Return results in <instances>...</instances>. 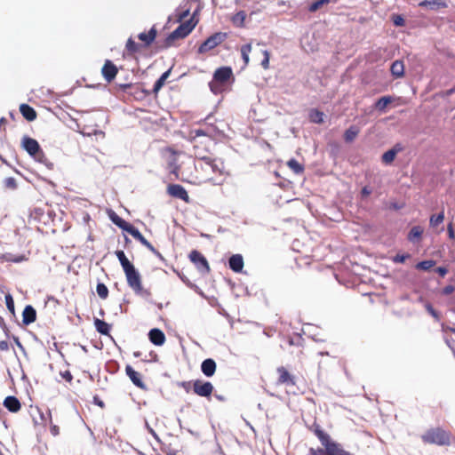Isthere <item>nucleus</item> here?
Wrapping results in <instances>:
<instances>
[{
	"label": "nucleus",
	"instance_id": "nucleus-15",
	"mask_svg": "<svg viewBox=\"0 0 455 455\" xmlns=\"http://www.w3.org/2000/svg\"><path fill=\"white\" fill-rule=\"evenodd\" d=\"M148 339L156 346H162L165 342V335L163 331L157 328L151 329L148 332Z\"/></svg>",
	"mask_w": 455,
	"mask_h": 455
},
{
	"label": "nucleus",
	"instance_id": "nucleus-33",
	"mask_svg": "<svg viewBox=\"0 0 455 455\" xmlns=\"http://www.w3.org/2000/svg\"><path fill=\"white\" fill-rule=\"evenodd\" d=\"M194 156L196 157V162H204L209 160V156H212L207 151H203L202 149L198 148L196 146L194 147Z\"/></svg>",
	"mask_w": 455,
	"mask_h": 455
},
{
	"label": "nucleus",
	"instance_id": "nucleus-63",
	"mask_svg": "<svg viewBox=\"0 0 455 455\" xmlns=\"http://www.w3.org/2000/svg\"><path fill=\"white\" fill-rule=\"evenodd\" d=\"M189 14V10L187 9L185 11H183L180 15H179V19L178 20L179 21H182L184 19H186Z\"/></svg>",
	"mask_w": 455,
	"mask_h": 455
},
{
	"label": "nucleus",
	"instance_id": "nucleus-60",
	"mask_svg": "<svg viewBox=\"0 0 455 455\" xmlns=\"http://www.w3.org/2000/svg\"><path fill=\"white\" fill-rule=\"evenodd\" d=\"M141 244H143L145 247H147L151 252H156V249L147 240L145 239Z\"/></svg>",
	"mask_w": 455,
	"mask_h": 455
},
{
	"label": "nucleus",
	"instance_id": "nucleus-6",
	"mask_svg": "<svg viewBox=\"0 0 455 455\" xmlns=\"http://www.w3.org/2000/svg\"><path fill=\"white\" fill-rule=\"evenodd\" d=\"M227 38V34L217 32L209 36L198 48L199 53H205L208 51L220 44Z\"/></svg>",
	"mask_w": 455,
	"mask_h": 455
},
{
	"label": "nucleus",
	"instance_id": "nucleus-55",
	"mask_svg": "<svg viewBox=\"0 0 455 455\" xmlns=\"http://www.w3.org/2000/svg\"><path fill=\"white\" fill-rule=\"evenodd\" d=\"M60 375L68 382H71V380L73 379V376L69 371H61Z\"/></svg>",
	"mask_w": 455,
	"mask_h": 455
},
{
	"label": "nucleus",
	"instance_id": "nucleus-20",
	"mask_svg": "<svg viewBox=\"0 0 455 455\" xmlns=\"http://www.w3.org/2000/svg\"><path fill=\"white\" fill-rule=\"evenodd\" d=\"M156 35H157V31L154 26L149 29L148 33H145V32L140 33L138 35V38L144 43V45L146 47H148L155 41Z\"/></svg>",
	"mask_w": 455,
	"mask_h": 455
},
{
	"label": "nucleus",
	"instance_id": "nucleus-11",
	"mask_svg": "<svg viewBox=\"0 0 455 455\" xmlns=\"http://www.w3.org/2000/svg\"><path fill=\"white\" fill-rule=\"evenodd\" d=\"M117 68L111 60H107L102 67L101 73L105 80L108 83L113 81L117 74Z\"/></svg>",
	"mask_w": 455,
	"mask_h": 455
},
{
	"label": "nucleus",
	"instance_id": "nucleus-7",
	"mask_svg": "<svg viewBox=\"0 0 455 455\" xmlns=\"http://www.w3.org/2000/svg\"><path fill=\"white\" fill-rule=\"evenodd\" d=\"M190 261L196 266L197 270L203 275L208 274L210 272V266L206 259V258L198 251L193 250L189 253Z\"/></svg>",
	"mask_w": 455,
	"mask_h": 455
},
{
	"label": "nucleus",
	"instance_id": "nucleus-37",
	"mask_svg": "<svg viewBox=\"0 0 455 455\" xmlns=\"http://www.w3.org/2000/svg\"><path fill=\"white\" fill-rule=\"evenodd\" d=\"M251 52V44H244L241 48V54H242V58L244 62V66H247L250 61L249 54Z\"/></svg>",
	"mask_w": 455,
	"mask_h": 455
},
{
	"label": "nucleus",
	"instance_id": "nucleus-56",
	"mask_svg": "<svg viewBox=\"0 0 455 455\" xmlns=\"http://www.w3.org/2000/svg\"><path fill=\"white\" fill-rule=\"evenodd\" d=\"M447 231H448L449 237L451 239H454L455 238V230L453 228L452 223H449V225L447 227Z\"/></svg>",
	"mask_w": 455,
	"mask_h": 455
},
{
	"label": "nucleus",
	"instance_id": "nucleus-43",
	"mask_svg": "<svg viewBox=\"0 0 455 455\" xmlns=\"http://www.w3.org/2000/svg\"><path fill=\"white\" fill-rule=\"evenodd\" d=\"M443 220H444V213H443V212H441L437 215H432L430 217V220H429L430 226L436 227L439 224H441L443 221Z\"/></svg>",
	"mask_w": 455,
	"mask_h": 455
},
{
	"label": "nucleus",
	"instance_id": "nucleus-24",
	"mask_svg": "<svg viewBox=\"0 0 455 455\" xmlns=\"http://www.w3.org/2000/svg\"><path fill=\"white\" fill-rule=\"evenodd\" d=\"M391 74L396 77H403L404 75V65L403 60H395L390 67Z\"/></svg>",
	"mask_w": 455,
	"mask_h": 455
},
{
	"label": "nucleus",
	"instance_id": "nucleus-39",
	"mask_svg": "<svg viewBox=\"0 0 455 455\" xmlns=\"http://www.w3.org/2000/svg\"><path fill=\"white\" fill-rule=\"evenodd\" d=\"M127 233H129L134 239L140 242V243L146 239L139 231V229L135 228L133 225L130 227V228L127 230Z\"/></svg>",
	"mask_w": 455,
	"mask_h": 455
},
{
	"label": "nucleus",
	"instance_id": "nucleus-54",
	"mask_svg": "<svg viewBox=\"0 0 455 455\" xmlns=\"http://www.w3.org/2000/svg\"><path fill=\"white\" fill-rule=\"evenodd\" d=\"M192 133L194 134V138L206 136L208 134L207 132L203 129H195L192 131Z\"/></svg>",
	"mask_w": 455,
	"mask_h": 455
},
{
	"label": "nucleus",
	"instance_id": "nucleus-61",
	"mask_svg": "<svg viewBox=\"0 0 455 455\" xmlns=\"http://www.w3.org/2000/svg\"><path fill=\"white\" fill-rule=\"evenodd\" d=\"M435 272L438 273L441 276H444L448 273V269L444 267H438L435 269Z\"/></svg>",
	"mask_w": 455,
	"mask_h": 455
},
{
	"label": "nucleus",
	"instance_id": "nucleus-4",
	"mask_svg": "<svg viewBox=\"0 0 455 455\" xmlns=\"http://www.w3.org/2000/svg\"><path fill=\"white\" fill-rule=\"evenodd\" d=\"M195 168L201 169L206 175H223L225 173V165L221 159L209 156V160L204 162H195Z\"/></svg>",
	"mask_w": 455,
	"mask_h": 455
},
{
	"label": "nucleus",
	"instance_id": "nucleus-18",
	"mask_svg": "<svg viewBox=\"0 0 455 455\" xmlns=\"http://www.w3.org/2000/svg\"><path fill=\"white\" fill-rule=\"evenodd\" d=\"M36 319V311L31 305H27L22 312V323L24 325H29Z\"/></svg>",
	"mask_w": 455,
	"mask_h": 455
},
{
	"label": "nucleus",
	"instance_id": "nucleus-28",
	"mask_svg": "<svg viewBox=\"0 0 455 455\" xmlns=\"http://www.w3.org/2000/svg\"><path fill=\"white\" fill-rule=\"evenodd\" d=\"M0 259L4 261L14 263H20L28 259L25 255H14L12 253H4L0 255Z\"/></svg>",
	"mask_w": 455,
	"mask_h": 455
},
{
	"label": "nucleus",
	"instance_id": "nucleus-48",
	"mask_svg": "<svg viewBox=\"0 0 455 455\" xmlns=\"http://www.w3.org/2000/svg\"><path fill=\"white\" fill-rule=\"evenodd\" d=\"M5 303L8 310L14 315V301L11 294L5 295Z\"/></svg>",
	"mask_w": 455,
	"mask_h": 455
},
{
	"label": "nucleus",
	"instance_id": "nucleus-10",
	"mask_svg": "<svg viewBox=\"0 0 455 455\" xmlns=\"http://www.w3.org/2000/svg\"><path fill=\"white\" fill-rule=\"evenodd\" d=\"M167 192L170 196L175 198L188 202L189 196L187 190L180 184H171L167 188Z\"/></svg>",
	"mask_w": 455,
	"mask_h": 455
},
{
	"label": "nucleus",
	"instance_id": "nucleus-62",
	"mask_svg": "<svg viewBox=\"0 0 455 455\" xmlns=\"http://www.w3.org/2000/svg\"><path fill=\"white\" fill-rule=\"evenodd\" d=\"M9 349V344L6 340L0 341V350L7 351Z\"/></svg>",
	"mask_w": 455,
	"mask_h": 455
},
{
	"label": "nucleus",
	"instance_id": "nucleus-52",
	"mask_svg": "<svg viewBox=\"0 0 455 455\" xmlns=\"http://www.w3.org/2000/svg\"><path fill=\"white\" fill-rule=\"evenodd\" d=\"M308 455H327V453L324 452V449L310 448L308 451Z\"/></svg>",
	"mask_w": 455,
	"mask_h": 455
},
{
	"label": "nucleus",
	"instance_id": "nucleus-45",
	"mask_svg": "<svg viewBox=\"0 0 455 455\" xmlns=\"http://www.w3.org/2000/svg\"><path fill=\"white\" fill-rule=\"evenodd\" d=\"M117 86L123 91V92H128V90H134V92H136L137 90H139V87L132 84H118ZM129 93H133V92H129Z\"/></svg>",
	"mask_w": 455,
	"mask_h": 455
},
{
	"label": "nucleus",
	"instance_id": "nucleus-38",
	"mask_svg": "<svg viewBox=\"0 0 455 455\" xmlns=\"http://www.w3.org/2000/svg\"><path fill=\"white\" fill-rule=\"evenodd\" d=\"M96 291L102 299H106L108 296V289L103 283H98Z\"/></svg>",
	"mask_w": 455,
	"mask_h": 455
},
{
	"label": "nucleus",
	"instance_id": "nucleus-21",
	"mask_svg": "<svg viewBox=\"0 0 455 455\" xmlns=\"http://www.w3.org/2000/svg\"><path fill=\"white\" fill-rule=\"evenodd\" d=\"M4 406L11 412H17L20 410L21 404L17 397L9 395L4 399Z\"/></svg>",
	"mask_w": 455,
	"mask_h": 455
},
{
	"label": "nucleus",
	"instance_id": "nucleus-23",
	"mask_svg": "<svg viewBox=\"0 0 455 455\" xmlns=\"http://www.w3.org/2000/svg\"><path fill=\"white\" fill-rule=\"evenodd\" d=\"M20 111L22 116L29 122H32L36 118V110L26 103H23L20 106Z\"/></svg>",
	"mask_w": 455,
	"mask_h": 455
},
{
	"label": "nucleus",
	"instance_id": "nucleus-32",
	"mask_svg": "<svg viewBox=\"0 0 455 455\" xmlns=\"http://www.w3.org/2000/svg\"><path fill=\"white\" fill-rule=\"evenodd\" d=\"M423 229L419 226H415L410 230L408 234V240L411 242H415L421 237Z\"/></svg>",
	"mask_w": 455,
	"mask_h": 455
},
{
	"label": "nucleus",
	"instance_id": "nucleus-49",
	"mask_svg": "<svg viewBox=\"0 0 455 455\" xmlns=\"http://www.w3.org/2000/svg\"><path fill=\"white\" fill-rule=\"evenodd\" d=\"M392 21L396 27H402L405 23L403 17L400 14L392 15Z\"/></svg>",
	"mask_w": 455,
	"mask_h": 455
},
{
	"label": "nucleus",
	"instance_id": "nucleus-3",
	"mask_svg": "<svg viewBox=\"0 0 455 455\" xmlns=\"http://www.w3.org/2000/svg\"><path fill=\"white\" fill-rule=\"evenodd\" d=\"M127 283L129 287L137 294L142 297H148L151 295L148 290H146L142 287L141 277L139 271L135 268L134 266L128 267L124 270Z\"/></svg>",
	"mask_w": 455,
	"mask_h": 455
},
{
	"label": "nucleus",
	"instance_id": "nucleus-26",
	"mask_svg": "<svg viewBox=\"0 0 455 455\" xmlns=\"http://www.w3.org/2000/svg\"><path fill=\"white\" fill-rule=\"evenodd\" d=\"M172 72V68H169L167 71L164 72L161 76L156 81L154 87H153V92L157 93L162 87L164 85L166 79L169 77L170 74Z\"/></svg>",
	"mask_w": 455,
	"mask_h": 455
},
{
	"label": "nucleus",
	"instance_id": "nucleus-9",
	"mask_svg": "<svg viewBox=\"0 0 455 455\" xmlns=\"http://www.w3.org/2000/svg\"><path fill=\"white\" fill-rule=\"evenodd\" d=\"M322 445L324 446V452L327 453V455H352L350 452L345 451L339 443L331 441V437Z\"/></svg>",
	"mask_w": 455,
	"mask_h": 455
},
{
	"label": "nucleus",
	"instance_id": "nucleus-19",
	"mask_svg": "<svg viewBox=\"0 0 455 455\" xmlns=\"http://www.w3.org/2000/svg\"><path fill=\"white\" fill-rule=\"evenodd\" d=\"M108 217L115 225H116L119 228H121L124 231L127 232V230L132 226L131 223L125 221L112 210L108 212Z\"/></svg>",
	"mask_w": 455,
	"mask_h": 455
},
{
	"label": "nucleus",
	"instance_id": "nucleus-42",
	"mask_svg": "<svg viewBox=\"0 0 455 455\" xmlns=\"http://www.w3.org/2000/svg\"><path fill=\"white\" fill-rule=\"evenodd\" d=\"M435 265V260H432V259L423 260V261L419 262L416 265V268L427 271V270H429L431 267H433Z\"/></svg>",
	"mask_w": 455,
	"mask_h": 455
},
{
	"label": "nucleus",
	"instance_id": "nucleus-44",
	"mask_svg": "<svg viewBox=\"0 0 455 455\" xmlns=\"http://www.w3.org/2000/svg\"><path fill=\"white\" fill-rule=\"evenodd\" d=\"M330 3V0H317L315 2H314L310 6H309V11L310 12H315L317 11L319 8H321L323 4H327Z\"/></svg>",
	"mask_w": 455,
	"mask_h": 455
},
{
	"label": "nucleus",
	"instance_id": "nucleus-35",
	"mask_svg": "<svg viewBox=\"0 0 455 455\" xmlns=\"http://www.w3.org/2000/svg\"><path fill=\"white\" fill-rule=\"evenodd\" d=\"M392 102V97L384 96L379 99L375 103V108L380 111L384 110L387 106Z\"/></svg>",
	"mask_w": 455,
	"mask_h": 455
},
{
	"label": "nucleus",
	"instance_id": "nucleus-53",
	"mask_svg": "<svg viewBox=\"0 0 455 455\" xmlns=\"http://www.w3.org/2000/svg\"><path fill=\"white\" fill-rule=\"evenodd\" d=\"M179 387H181L182 388H184V390L188 393L191 389V386H193V382L192 381H182V382H180L179 384Z\"/></svg>",
	"mask_w": 455,
	"mask_h": 455
},
{
	"label": "nucleus",
	"instance_id": "nucleus-27",
	"mask_svg": "<svg viewBox=\"0 0 455 455\" xmlns=\"http://www.w3.org/2000/svg\"><path fill=\"white\" fill-rule=\"evenodd\" d=\"M360 129L355 126L352 125L348 129H347L344 132V140L346 142H352L359 134Z\"/></svg>",
	"mask_w": 455,
	"mask_h": 455
},
{
	"label": "nucleus",
	"instance_id": "nucleus-13",
	"mask_svg": "<svg viewBox=\"0 0 455 455\" xmlns=\"http://www.w3.org/2000/svg\"><path fill=\"white\" fill-rule=\"evenodd\" d=\"M232 76V69L229 67H221L215 70L213 80L221 84L226 83Z\"/></svg>",
	"mask_w": 455,
	"mask_h": 455
},
{
	"label": "nucleus",
	"instance_id": "nucleus-59",
	"mask_svg": "<svg viewBox=\"0 0 455 455\" xmlns=\"http://www.w3.org/2000/svg\"><path fill=\"white\" fill-rule=\"evenodd\" d=\"M141 244H143L145 247H147L151 252H156V249L147 240L145 239Z\"/></svg>",
	"mask_w": 455,
	"mask_h": 455
},
{
	"label": "nucleus",
	"instance_id": "nucleus-36",
	"mask_svg": "<svg viewBox=\"0 0 455 455\" xmlns=\"http://www.w3.org/2000/svg\"><path fill=\"white\" fill-rule=\"evenodd\" d=\"M245 18L246 13L243 11H240L233 16L232 22L236 27H243Z\"/></svg>",
	"mask_w": 455,
	"mask_h": 455
},
{
	"label": "nucleus",
	"instance_id": "nucleus-14",
	"mask_svg": "<svg viewBox=\"0 0 455 455\" xmlns=\"http://www.w3.org/2000/svg\"><path fill=\"white\" fill-rule=\"evenodd\" d=\"M419 6L430 11H437L446 8L447 4L443 0H423L419 2Z\"/></svg>",
	"mask_w": 455,
	"mask_h": 455
},
{
	"label": "nucleus",
	"instance_id": "nucleus-64",
	"mask_svg": "<svg viewBox=\"0 0 455 455\" xmlns=\"http://www.w3.org/2000/svg\"><path fill=\"white\" fill-rule=\"evenodd\" d=\"M371 193V189H370L368 187H363L362 188L361 194L363 196H368Z\"/></svg>",
	"mask_w": 455,
	"mask_h": 455
},
{
	"label": "nucleus",
	"instance_id": "nucleus-57",
	"mask_svg": "<svg viewBox=\"0 0 455 455\" xmlns=\"http://www.w3.org/2000/svg\"><path fill=\"white\" fill-rule=\"evenodd\" d=\"M455 288L454 286L452 285H447L445 286L443 289V291L442 293L443 295H450L451 293H452L454 291Z\"/></svg>",
	"mask_w": 455,
	"mask_h": 455
},
{
	"label": "nucleus",
	"instance_id": "nucleus-17",
	"mask_svg": "<svg viewBox=\"0 0 455 455\" xmlns=\"http://www.w3.org/2000/svg\"><path fill=\"white\" fill-rule=\"evenodd\" d=\"M229 268L235 272L240 273L243 268V259L241 254H234L228 259Z\"/></svg>",
	"mask_w": 455,
	"mask_h": 455
},
{
	"label": "nucleus",
	"instance_id": "nucleus-16",
	"mask_svg": "<svg viewBox=\"0 0 455 455\" xmlns=\"http://www.w3.org/2000/svg\"><path fill=\"white\" fill-rule=\"evenodd\" d=\"M216 368V362L212 358H207L201 363V371L206 377L213 376L215 374Z\"/></svg>",
	"mask_w": 455,
	"mask_h": 455
},
{
	"label": "nucleus",
	"instance_id": "nucleus-51",
	"mask_svg": "<svg viewBox=\"0 0 455 455\" xmlns=\"http://www.w3.org/2000/svg\"><path fill=\"white\" fill-rule=\"evenodd\" d=\"M410 257H411L410 254H397L393 258V262L403 263Z\"/></svg>",
	"mask_w": 455,
	"mask_h": 455
},
{
	"label": "nucleus",
	"instance_id": "nucleus-2",
	"mask_svg": "<svg viewBox=\"0 0 455 455\" xmlns=\"http://www.w3.org/2000/svg\"><path fill=\"white\" fill-rule=\"evenodd\" d=\"M196 22H194V17L189 20L181 23L176 29H174L165 38L164 44L160 45V48L166 49L172 45V43L180 38H184L190 34V32L196 27Z\"/></svg>",
	"mask_w": 455,
	"mask_h": 455
},
{
	"label": "nucleus",
	"instance_id": "nucleus-12",
	"mask_svg": "<svg viewBox=\"0 0 455 455\" xmlns=\"http://www.w3.org/2000/svg\"><path fill=\"white\" fill-rule=\"evenodd\" d=\"M125 372L127 376L130 378L131 381L138 387L146 390V385L141 379L140 374L136 371L131 365H126Z\"/></svg>",
	"mask_w": 455,
	"mask_h": 455
},
{
	"label": "nucleus",
	"instance_id": "nucleus-22",
	"mask_svg": "<svg viewBox=\"0 0 455 455\" xmlns=\"http://www.w3.org/2000/svg\"><path fill=\"white\" fill-rule=\"evenodd\" d=\"M277 372L279 373L278 383L285 384V385H294V378L291 376L289 371L283 366L277 369Z\"/></svg>",
	"mask_w": 455,
	"mask_h": 455
},
{
	"label": "nucleus",
	"instance_id": "nucleus-29",
	"mask_svg": "<svg viewBox=\"0 0 455 455\" xmlns=\"http://www.w3.org/2000/svg\"><path fill=\"white\" fill-rule=\"evenodd\" d=\"M312 430L314 431L315 435L318 437L319 441L323 444L324 442H327V440L330 438V435L325 433L321 427L315 423L312 426Z\"/></svg>",
	"mask_w": 455,
	"mask_h": 455
},
{
	"label": "nucleus",
	"instance_id": "nucleus-46",
	"mask_svg": "<svg viewBox=\"0 0 455 455\" xmlns=\"http://www.w3.org/2000/svg\"><path fill=\"white\" fill-rule=\"evenodd\" d=\"M4 187L9 189H16L17 188V182L16 180L12 177L6 178L4 181Z\"/></svg>",
	"mask_w": 455,
	"mask_h": 455
},
{
	"label": "nucleus",
	"instance_id": "nucleus-40",
	"mask_svg": "<svg viewBox=\"0 0 455 455\" xmlns=\"http://www.w3.org/2000/svg\"><path fill=\"white\" fill-rule=\"evenodd\" d=\"M125 48L129 53L133 54L139 51V44L130 37L126 42Z\"/></svg>",
	"mask_w": 455,
	"mask_h": 455
},
{
	"label": "nucleus",
	"instance_id": "nucleus-41",
	"mask_svg": "<svg viewBox=\"0 0 455 455\" xmlns=\"http://www.w3.org/2000/svg\"><path fill=\"white\" fill-rule=\"evenodd\" d=\"M395 156L396 155H395V150L389 149L382 155V156H381L382 162L386 164H389L394 161Z\"/></svg>",
	"mask_w": 455,
	"mask_h": 455
},
{
	"label": "nucleus",
	"instance_id": "nucleus-1",
	"mask_svg": "<svg viewBox=\"0 0 455 455\" xmlns=\"http://www.w3.org/2000/svg\"><path fill=\"white\" fill-rule=\"evenodd\" d=\"M21 146L24 150L28 152V154L33 157L36 161L44 164L47 166H52V164H48V160L42 150L39 143L35 139H32L28 136H24L22 138Z\"/></svg>",
	"mask_w": 455,
	"mask_h": 455
},
{
	"label": "nucleus",
	"instance_id": "nucleus-47",
	"mask_svg": "<svg viewBox=\"0 0 455 455\" xmlns=\"http://www.w3.org/2000/svg\"><path fill=\"white\" fill-rule=\"evenodd\" d=\"M425 308L436 321L440 320L439 313L432 307L430 303H427L425 305Z\"/></svg>",
	"mask_w": 455,
	"mask_h": 455
},
{
	"label": "nucleus",
	"instance_id": "nucleus-30",
	"mask_svg": "<svg viewBox=\"0 0 455 455\" xmlns=\"http://www.w3.org/2000/svg\"><path fill=\"white\" fill-rule=\"evenodd\" d=\"M116 256L117 257L122 267L124 270L127 269L128 267L133 266V264H132L130 262V260L126 258L124 251H121V250H117L116 251Z\"/></svg>",
	"mask_w": 455,
	"mask_h": 455
},
{
	"label": "nucleus",
	"instance_id": "nucleus-25",
	"mask_svg": "<svg viewBox=\"0 0 455 455\" xmlns=\"http://www.w3.org/2000/svg\"><path fill=\"white\" fill-rule=\"evenodd\" d=\"M94 326L96 328V331L102 334V335H108L109 334V331H110V329H111V325L108 324V323H106L105 321L103 320H100L99 318H95L94 319Z\"/></svg>",
	"mask_w": 455,
	"mask_h": 455
},
{
	"label": "nucleus",
	"instance_id": "nucleus-50",
	"mask_svg": "<svg viewBox=\"0 0 455 455\" xmlns=\"http://www.w3.org/2000/svg\"><path fill=\"white\" fill-rule=\"evenodd\" d=\"M264 59L261 60L260 65L264 69L268 68L269 67V52L267 50L263 51Z\"/></svg>",
	"mask_w": 455,
	"mask_h": 455
},
{
	"label": "nucleus",
	"instance_id": "nucleus-5",
	"mask_svg": "<svg viewBox=\"0 0 455 455\" xmlns=\"http://www.w3.org/2000/svg\"><path fill=\"white\" fill-rule=\"evenodd\" d=\"M422 439L427 443H435L437 445L450 444V434L441 428L428 430L422 435Z\"/></svg>",
	"mask_w": 455,
	"mask_h": 455
},
{
	"label": "nucleus",
	"instance_id": "nucleus-8",
	"mask_svg": "<svg viewBox=\"0 0 455 455\" xmlns=\"http://www.w3.org/2000/svg\"><path fill=\"white\" fill-rule=\"evenodd\" d=\"M213 389V385L210 381H203L201 379L193 381V391L199 396L209 397Z\"/></svg>",
	"mask_w": 455,
	"mask_h": 455
},
{
	"label": "nucleus",
	"instance_id": "nucleus-31",
	"mask_svg": "<svg viewBox=\"0 0 455 455\" xmlns=\"http://www.w3.org/2000/svg\"><path fill=\"white\" fill-rule=\"evenodd\" d=\"M323 116L324 114L318 109H311L309 112V119L312 123L315 124H322L323 123Z\"/></svg>",
	"mask_w": 455,
	"mask_h": 455
},
{
	"label": "nucleus",
	"instance_id": "nucleus-34",
	"mask_svg": "<svg viewBox=\"0 0 455 455\" xmlns=\"http://www.w3.org/2000/svg\"><path fill=\"white\" fill-rule=\"evenodd\" d=\"M287 165L296 174H300L304 171V166L300 164L296 159L291 158L287 162Z\"/></svg>",
	"mask_w": 455,
	"mask_h": 455
},
{
	"label": "nucleus",
	"instance_id": "nucleus-58",
	"mask_svg": "<svg viewBox=\"0 0 455 455\" xmlns=\"http://www.w3.org/2000/svg\"><path fill=\"white\" fill-rule=\"evenodd\" d=\"M141 244H143L145 247H147L151 252H156V249L147 240L145 239Z\"/></svg>",
	"mask_w": 455,
	"mask_h": 455
}]
</instances>
